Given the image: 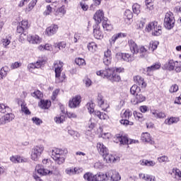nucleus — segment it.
<instances>
[{"mask_svg":"<svg viewBox=\"0 0 181 181\" xmlns=\"http://www.w3.org/2000/svg\"><path fill=\"white\" fill-rule=\"evenodd\" d=\"M96 74L97 76H100V77H103V78H107V80H110L112 83L121 81L119 74H117L114 69L106 68L97 71Z\"/></svg>","mask_w":181,"mask_h":181,"instance_id":"f257e3e1","label":"nucleus"},{"mask_svg":"<svg viewBox=\"0 0 181 181\" xmlns=\"http://www.w3.org/2000/svg\"><path fill=\"white\" fill-rule=\"evenodd\" d=\"M66 148H53L52 150V158L57 165H63L66 162Z\"/></svg>","mask_w":181,"mask_h":181,"instance_id":"f03ea898","label":"nucleus"},{"mask_svg":"<svg viewBox=\"0 0 181 181\" xmlns=\"http://www.w3.org/2000/svg\"><path fill=\"white\" fill-rule=\"evenodd\" d=\"M54 73H55V83H63L66 80V74L63 71V62L60 61H55L54 63Z\"/></svg>","mask_w":181,"mask_h":181,"instance_id":"7ed1b4c3","label":"nucleus"},{"mask_svg":"<svg viewBox=\"0 0 181 181\" xmlns=\"http://www.w3.org/2000/svg\"><path fill=\"white\" fill-rule=\"evenodd\" d=\"M83 179L87 181H107L108 180V173L105 174L99 173L95 175L91 173H86L83 175Z\"/></svg>","mask_w":181,"mask_h":181,"instance_id":"20e7f679","label":"nucleus"},{"mask_svg":"<svg viewBox=\"0 0 181 181\" xmlns=\"http://www.w3.org/2000/svg\"><path fill=\"white\" fill-rule=\"evenodd\" d=\"M86 108L88 110L90 114H94L98 118L100 119H108V115L104 112H101L98 110H94V107H95V104L90 101L86 105Z\"/></svg>","mask_w":181,"mask_h":181,"instance_id":"39448f33","label":"nucleus"},{"mask_svg":"<svg viewBox=\"0 0 181 181\" xmlns=\"http://www.w3.org/2000/svg\"><path fill=\"white\" fill-rule=\"evenodd\" d=\"M175 23H176V20H175L173 13H166L164 18V28L168 29V30H170L175 28Z\"/></svg>","mask_w":181,"mask_h":181,"instance_id":"423d86ee","label":"nucleus"},{"mask_svg":"<svg viewBox=\"0 0 181 181\" xmlns=\"http://www.w3.org/2000/svg\"><path fill=\"white\" fill-rule=\"evenodd\" d=\"M164 69L165 70H169V71H172L173 70H175L177 73H180L181 71V64L177 61H173V59L170 60L168 63L164 64Z\"/></svg>","mask_w":181,"mask_h":181,"instance_id":"0eeeda50","label":"nucleus"},{"mask_svg":"<svg viewBox=\"0 0 181 181\" xmlns=\"http://www.w3.org/2000/svg\"><path fill=\"white\" fill-rule=\"evenodd\" d=\"M132 117V112L129 110H125L124 112L122 115V119L120 120V124L127 127V125H134V122H129V118Z\"/></svg>","mask_w":181,"mask_h":181,"instance_id":"6e6552de","label":"nucleus"},{"mask_svg":"<svg viewBox=\"0 0 181 181\" xmlns=\"http://www.w3.org/2000/svg\"><path fill=\"white\" fill-rule=\"evenodd\" d=\"M116 142L117 144L119 143L120 145H131L132 144H135V140L134 139H128V137L125 136H122L121 134L116 135Z\"/></svg>","mask_w":181,"mask_h":181,"instance_id":"1a4fd4ad","label":"nucleus"},{"mask_svg":"<svg viewBox=\"0 0 181 181\" xmlns=\"http://www.w3.org/2000/svg\"><path fill=\"white\" fill-rule=\"evenodd\" d=\"M13 119H15V115L11 112H8L7 114L3 115L0 118V125H6V124L13 121Z\"/></svg>","mask_w":181,"mask_h":181,"instance_id":"9d476101","label":"nucleus"},{"mask_svg":"<svg viewBox=\"0 0 181 181\" xmlns=\"http://www.w3.org/2000/svg\"><path fill=\"white\" fill-rule=\"evenodd\" d=\"M83 172V168L77 167H68L65 169V173L68 176H74Z\"/></svg>","mask_w":181,"mask_h":181,"instance_id":"9b49d317","label":"nucleus"},{"mask_svg":"<svg viewBox=\"0 0 181 181\" xmlns=\"http://www.w3.org/2000/svg\"><path fill=\"white\" fill-rule=\"evenodd\" d=\"M46 64V59L45 58H40L36 63H31L28 64V68L30 70V69H40L42 66Z\"/></svg>","mask_w":181,"mask_h":181,"instance_id":"f8f14e48","label":"nucleus"},{"mask_svg":"<svg viewBox=\"0 0 181 181\" xmlns=\"http://www.w3.org/2000/svg\"><path fill=\"white\" fill-rule=\"evenodd\" d=\"M107 180H110V181L121 180V175H119V173L115 170H110L109 172H107Z\"/></svg>","mask_w":181,"mask_h":181,"instance_id":"ddd939ff","label":"nucleus"},{"mask_svg":"<svg viewBox=\"0 0 181 181\" xmlns=\"http://www.w3.org/2000/svg\"><path fill=\"white\" fill-rule=\"evenodd\" d=\"M81 103V96L80 95H76L74 98H73L69 102V107L70 108H77L80 105V103Z\"/></svg>","mask_w":181,"mask_h":181,"instance_id":"4468645a","label":"nucleus"},{"mask_svg":"<svg viewBox=\"0 0 181 181\" xmlns=\"http://www.w3.org/2000/svg\"><path fill=\"white\" fill-rule=\"evenodd\" d=\"M111 60H112V53L110 49H107L104 52L103 63L105 66H110L111 64Z\"/></svg>","mask_w":181,"mask_h":181,"instance_id":"2eb2a0df","label":"nucleus"},{"mask_svg":"<svg viewBox=\"0 0 181 181\" xmlns=\"http://www.w3.org/2000/svg\"><path fill=\"white\" fill-rule=\"evenodd\" d=\"M93 36L95 39L101 40L104 37V35L103 34V31H101V28L98 24L93 25Z\"/></svg>","mask_w":181,"mask_h":181,"instance_id":"dca6fc26","label":"nucleus"},{"mask_svg":"<svg viewBox=\"0 0 181 181\" xmlns=\"http://www.w3.org/2000/svg\"><path fill=\"white\" fill-rule=\"evenodd\" d=\"M128 45L132 54H138L139 48H138V45H136L135 41L134 40H129Z\"/></svg>","mask_w":181,"mask_h":181,"instance_id":"f3484780","label":"nucleus"},{"mask_svg":"<svg viewBox=\"0 0 181 181\" xmlns=\"http://www.w3.org/2000/svg\"><path fill=\"white\" fill-rule=\"evenodd\" d=\"M96 148L98 153H100L101 156H105V155H107L109 152L108 148L101 142L97 144Z\"/></svg>","mask_w":181,"mask_h":181,"instance_id":"a211bd4d","label":"nucleus"},{"mask_svg":"<svg viewBox=\"0 0 181 181\" xmlns=\"http://www.w3.org/2000/svg\"><path fill=\"white\" fill-rule=\"evenodd\" d=\"M64 15H66V7L64 6L58 8L54 12V16L58 21H60Z\"/></svg>","mask_w":181,"mask_h":181,"instance_id":"6ab92c4d","label":"nucleus"},{"mask_svg":"<svg viewBox=\"0 0 181 181\" xmlns=\"http://www.w3.org/2000/svg\"><path fill=\"white\" fill-rule=\"evenodd\" d=\"M93 19L95 21L97 25H98V23H101V22L105 20L104 11H103V10H98L93 16Z\"/></svg>","mask_w":181,"mask_h":181,"instance_id":"aec40b11","label":"nucleus"},{"mask_svg":"<svg viewBox=\"0 0 181 181\" xmlns=\"http://www.w3.org/2000/svg\"><path fill=\"white\" fill-rule=\"evenodd\" d=\"M35 172H37L38 175H40L41 176H46L49 175V173H52L50 170L45 169V167L40 165H37L35 166Z\"/></svg>","mask_w":181,"mask_h":181,"instance_id":"412c9836","label":"nucleus"},{"mask_svg":"<svg viewBox=\"0 0 181 181\" xmlns=\"http://www.w3.org/2000/svg\"><path fill=\"white\" fill-rule=\"evenodd\" d=\"M57 30H59V25H52L47 28L45 32L48 36H53V35H56V33H57Z\"/></svg>","mask_w":181,"mask_h":181,"instance_id":"4be33fe9","label":"nucleus"},{"mask_svg":"<svg viewBox=\"0 0 181 181\" xmlns=\"http://www.w3.org/2000/svg\"><path fill=\"white\" fill-rule=\"evenodd\" d=\"M28 40L30 43H33V45H37L42 42V38L37 35H28Z\"/></svg>","mask_w":181,"mask_h":181,"instance_id":"5701e85b","label":"nucleus"},{"mask_svg":"<svg viewBox=\"0 0 181 181\" xmlns=\"http://www.w3.org/2000/svg\"><path fill=\"white\" fill-rule=\"evenodd\" d=\"M117 56H119V57H122V59L124 62H134V60H135V57H134L133 54L132 55H131L127 53H119L117 54Z\"/></svg>","mask_w":181,"mask_h":181,"instance_id":"b1692460","label":"nucleus"},{"mask_svg":"<svg viewBox=\"0 0 181 181\" xmlns=\"http://www.w3.org/2000/svg\"><path fill=\"white\" fill-rule=\"evenodd\" d=\"M50 105H52V102L50 100H41L38 103V106L40 108H42V110H49Z\"/></svg>","mask_w":181,"mask_h":181,"instance_id":"393cba45","label":"nucleus"},{"mask_svg":"<svg viewBox=\"0 0 181 181\" xmlns=\"http://www.w3.org/2000/svg\"><path fill=\"white\" fill-rule=\"evenodd\" d=\"M141 141H143V142L151 144V145H153V144H155V141L151 139V134L148 132L142 133Z\"/></svg>","mask_w":181,"mask_h":181,"instance_id":"a878e982","label":"nucleus"},{"mask_svg":"<svg viewBox=\"0 0 181 181\" xmlns=\"http://www.w3.org/2000/svg\"><path fill=\"white\" fill-rule=\"evenodd\" d=\"M134 80L136 84H138V86H140L141 87V88H145L146 87V83H145L144 78H142L139 76H136L134 78Z\"/></svg>","mask_w":181,"mask_h":181,"instance_id":"bb28decb","label":"nucleus"},{"mask_svg":"<svg viewBox=\"0 0 181 181\" xmlns=\"http://www.w3.org/2000/svg\"><path fill=\"white\" fill-rule=\"evenodd\" d=\"M104 160L106 161V163H111V162H115L117 158L112 154H110V151L107 152L105 156H102Z\"/></svg>","mask_w":181,"mask_h":181,"instance_id":"cd10ccee","label":"nucleus"},{"mask_svg":"<svg viewBox=\"0 0 181 181\" xmlns=\"http://www.w3.org/2000/svg\"><path fill=\"white\" fill-rule=\"evenodd\" d=\"M151 114L154 118L163 119L166 118V115L163 112H159L158 110H151Z\"/></svg>","mask_w":181,"mask_h":181,"instance_id":"c85d7f7f","label":"nucleus"},{"mask_svg":"<svg viewBox=\"0 0 181 181\" xmlns=\"http://www.w3.org/2000/svg\"><path fill=\"white\" fill-rule=\"evenodd\" d=\"M6 112H12V109L6 104L0 103V113L6 114Z\"/></svg>","mask_w":181,"mask_h":181,"instance_id":"c756f323","label":"nucleus"},{"mask_svg":"<svg viewBox=\"0 0 181 181\" xmlns=\"http://www.w3.org/2000/svg\"><path fill=\"white\" fill-rule=\"evenodd\" d=\"M119 37H125V34L122 33L115 34L110 40V45H114V43H115V42H117V40H118V39H119Z\"/></svg>","mask_w":181,"mask_h":181,"instance_id":"7c9ffc66","label":"nucleus"},{"mask_svg":"<svg viewBox=\"0 0 181 181\" xmlns=\"http://www.w3.org/2000/svg\"><path fill=\"white\" fill-rule=\"evenodd\" d=\"M140 179L146 181H156V178L153 175H145L144 173L139 174Z\"/></svg>","mask_w":181,"mask_h":181,"instance_id":"2f4dec72","label":"nucleus"},{"mask_svg":"<svg viewBox=\"0 0 181 181\" xmlns=\"http://www.w3.org/2000/svg\"><path fill=\"white\" fill-rule=\"evenodd\" d=\"M158 25V22L156 21H153L149 23L146 26V32H153L155 28H156V25Z\"/></svg>","mask_w":181,"mask_h":181,"instance_id":"473e14b6","label":"nucleus"},{"mask_svg":"<svg viewBox=\"0 0 181 181\" xmlns=\"http://www.w3.org/2000/svg\"><path fill=\"white\" fill-rule=\"evenodd\" d=\"M151 33L153 36H160L162 35V26L157 23V25Z\"/></svg>","mask_w":181,"mask_h":181,"instance_id":"72a5a7b5","label":"nucleus"},{"mask_svg":"<svg viewBox=\"0 0 181 181\" xmlns=\"http://www.w3.org/2000/svg\"><path fill=\"white\" fill-rule=\"evenodd\" d=\"M180 119L179 117H171L170 119H167L165 121V124L168 125H172V124H177Z\"/></svg>","mask_w":181,"mask_h":181,"instance_id":"f704fd0d","label":"nucleus"},{"mask_svg":"<svg viewBox=\"0 0 181 181\" xmlns=\"http://www.w3.org/2000/svg\"><path fill=\"white\" fill-rule=\"evenodd\" d=\"M145 100H146V98L144 95L138 93L136 95L134 102L135 104H139L140 103H144Z\"/></svg>","mask_w":181,"mask_h":181,"instance_id":"c9c22d12","label":"nucleus"},{"mask_svg":"<svg viewBox=\"0 0 181 181\" xmlns=\"http://www.w3.org/2000/svg\"><path fill=\"white\" fill-rule=\"evenodd\" d=\"M50 172L48 175H54V176H57V177H62L63 175H62V172L60 171V169L57 167H54L53 170H50Z\"/></svg>","mask_w":181,"mask_h":181,"instance_id":"e433bc0d","label":"nucleus"},{"mask_svg":"<svg viewBox=\"0 0 181 181\" xmlns=\"http://www.w3.org/2000/svg\"><path fill=\"white\" fill-rule=\"evenodd\" d=\"M10 160L13 163H22V162H23V158L19 156H13L10 157Z\"/></svg>","mask_w":181,"mask_h":181,"instance_id":"4c0bfd02","label":"nucleus"},{"mask_svg":"<svg viewBox=\"0 0 181 181\" xmlns=\"http://www.w3.org/2000/svg\"><path fill=\"white\" fill-rule=\"evenodd\" d=\"M158 46H159L158 41H151L149 43L148 49L151 52H154V50H156L158 49Z\"/></svg>","mask_w":181,"mask_h":181,"instance_id":"58836bf2","label":"nucleus"},{"mask_svg":"<svg viewBox=\"0 0 181 181\" xmlns=\"http://www.w3.org/2000/svg\"><path fill=\"white\" fill-rule=\"evenodd\" d=\"M130 93L133 95H135V94H139V93H141V88L137 85H133L130 88Z\"/></svg>","mask_w":181,"mask_h":181,"instance_id":"ea45409f","label":"nucleus"},{"mask_svg":"<svg viewBox=\"0 0 181 181\" xmlns=\"http://www.w3.org/2000/svg\"><path fill=\"white\" fill-rule=\"evenodd\" d=\"M102 25L104 30H112V25L107 21V20L103 21Z\"/></svg>","mask_w":181,"mask_h":181,"instance_id":"a19ab883","label":"nucleus"},{"mask_svg":"<svg viewBox=\"0 0 181 181\" xmlns=\"http://www.w3.org/2000/svg\"><path fill=\"white\" fill-rule=\"evenodd\" d=\"M87 47L89 52H91L92 53H95V52H97V44H95V42H94L88 43Z\"/></svg>","mask_w":181,"mask_h":181,"instance_id":"79ce46f5","label":"nucleus"},{"mask_svg":"<svg viewBox=\"0 0 181 181\" xmlns=\"http://www.w3.org/2000/svg\"><path fill=\"white\" fill-rule=\"evenodd\" d=\"M160 69V63H156L151 66L147 67V71H155V70H159Z\"/></svg>","mask_w":181,"mask_h":181,"instance_id":"37998d69","label":"nucleus"},{"mask_svg":"<svg viewBox=\"0 0 181 181\" xmlns=\"http://www.w3.org/2000/svg\"><path fill=\"white\" fill-rule=\"evenodd\" d=\"M33 150L35 151L37 153H38L40 156H42V154L43 153V151H45V146L43 145H39L35 146Z\"/></svg>","mask_w":181,"mask_h":181,"instance_id":"c03bdc74","label":"nucleus"},{"mask_svg":"<svg viewBox=\"0 0 181 181\" xmlns=\"http://www.w3.org/2000/svg\"><path fill=\"white\" fill-rule=\"evenodd\" d=\"M32 97L34 98H37V100H42L43 98V93L40 90H35L34 93H31Z\"/></svg>","mask_w":181,"mask_h":181,"instance_id":"a18cd8bd","label":"nucleus"},{"mask_svg":"<svg viewBox=\"0 0 181 181\" xmlns=\"http://www.w3.org/2000/svg\"><path fill=\"white\" fill-rule=\"evenodd\" d=\"M143 166H155L156 163L153 160H144L141 163Z\"/></svg>","mask_w":181,"mask_h":181,"instance_id":"49530a36","label":"nucleus"},{"mask_svg":"<svg viewBox=\"0 0 181 181\" xmlns=\"http://www.w3.org/2000/svg\"><path fill=\"white\" fill-rule=\"evenodd\" d=\"M132 9L134 13H135L136 15H139V13H141V6L139 4H134L132 6Z\"/></svg>","mask_w":181,"mask_h":181,"instance_id":"de8ad7c7","label":"nucleus"},{"mask_svg":"<svg viewBox=\"0 0 181 181\" xmlns=\"http://www.w3.org/2000/svg\"><path fill=\"white\" fill-rule=\"evenodd\" d=\"M56 49H59V50H63V49L66 48V42H60L55 43L54 45Z\"/></svg>","mask_w":181,"mask_h":181,"instance_id":"09e8293b","label":"nucleus"},{"mask_svg":"<svg viewBox=\"0 0 181 181\" xmlns=\"http://www.w3.org/2000/svg\"><path fill=\"white\" fill-rule=\"evenodd\" d=\"M37 2V0H32L29 3L28 7L26 8V11L28 12H30V11H32V9H33V8H35V6L36 5Z\"/></svg>","mask_w":181,"mask_h":181,"instance_id":"8fccbe9b","label":"nucleus"},{"mask_svg":"<svg viewBox=\"0 0 181 181\" xmlns=\"http://www.w3.org/2000/svg\"><path fill=\"white\" fill-rule=\"evenodd\" d=\"M39 158H40V154L37 153L36 151L32 149V152H31L32 160H35V161L38 160Z\"/></svg>","mask_w":181,"mask_h":181,"instance_id":"3c124183","label":"nucleus"},{"mask_svg":"<svg viewBox=\"0 0 181 181\" xmlns=\"http://www.w3.org/2000/svg\"><path fill=\"white\" fill-rule=\"evenodd\" d=\"M132 11H131L129 9H127L124 12V19H128V21H130V19H132Z\"/></svg>","mask_w":181,"mask_h":181,"instance_id":"603ef678","label":"nucleus"},{"mask_svg":"<svg viewBox=\"0 0 181 181\" xmlns=\"http://www.w3.org/2000/svg\"><path fill=\"white\" fill-rule=\"evenodd\" d=\"M98 104L100 107H103V105H104V96H103L101 93H98Z\"/></svg>","mask_w":181,"mask_h":181,"instance_id":"864d4df0","label":"nucleus"},{"mask_svg":"<svg viewBox=\"0 0 181 181\" xmlns=\"http://www.w3.org/2000/svg\"><path fill=\"white\" fill-rule=\"evenodd\" d=\"M6 74H8V73L6 70H5V67H2L0 69V80H4V78L6 77Z\"/></svg>","mask_w":181,"mask_h":181,"instance_id":"5fc2aeb1","label":"nucleus"},{"mask_svg":"<svg viewBox=\"0 0 181 181\" xmlns=\"http://www.w3.org/2000/svg\"><path fill=\"white\" fill-rule=\"evenodd\" d=\"M1 42L3 43V46H4V47L6 49V47H8V46H9V45H11V37L4 38L1 40Z\"/></svg>","mask_w":181,"mask_h":181,"instance_id":"6e6d98bb","label":"nucleus"},{"mask_svg":"<svg viewBox=\"0 0 181 181\" xmlns=\"http://www.w3.org/2000/svg\"><path fill=\"white\" fill-rule=\"evenodd\" d=\"M23 29L25 30L29 28V22L26 20H23L21 23H19Z\"/></svg>","mask_w":181,"mask_h":181,"instance_id":"4d7b16f0","label":"nucleus"},{"mask_svg":"<svg viewBox=\"0 0 181 181\" xmlns=\"http://www.w3.org/2000/svg\"><path fill=\"white\" fill-rule=\"evenodd\" d=\"M171 175H175V177L181 178V171L177 168H173V173H171Z\"/></svg>","mask_w":181,"mask_h":181,"instance_id":"13d9d810","label":"nucleus"},{"mask_svg":"<svg viewBox=\"0 0 181 181\" xmlns=\"http://www.w3.org/2000/svg\"><path fill=\"white\" fill-rule=\"evenodd\" d=\"M134 117L136 119H138L139 121H140V122H142V121H144V115H142V113L136 112L134 114Z\"/></svg>","mask_w":181,"mask_h":181,"instance_id":"bf43d9fd","label":"nucleus"},{"mask_svg":"<svg viewBox=\"0 0 181 181\" xmlns=\"http://www.w3.org/2000/svg\"><path fill=\"white\" fill-rule=\"evenodd\" d=\"M21 111L24 112L25 115H30V110H29V109L23 105H21Z\"/></svg>","mask_w":181,"mask_h":181,"instance_id":"052dcab7","label":"nucleus"},{"mask_svg":"<svg viewBox=\"0 0 181 181\" xmlns=\"http://www.w3.org/2000/svg\"><path fill=\"white\" fill-rule=\"evenodd\" d=\"M32 121L33 122V124H35V125H40V124H42L43 121H42V119H40L38 117H33L32 118Z\"/></svg>","mask_w":181,"mask_h":181,"instance_id":"680f3d73","label":"nucleus"},{"mask_svg":"<svg viewBox=\"0 0 181 181\" xmlns=\"http://www.w3.org/2000/svg\"><path fill=\"white\" fill-rule=\"evenodd\" d=\"M75 62L78 66H83V64H86V60H84V59L77 58L76 59Z\"/></svg>","mask_w":181,"mask_h":181,"instance_id":"e2e57ef3","label":"nucleus"},{"mask_svg":"<svg viewBox=\"0 0 181 181\" xmlns=\"http://www.w3.org/2000/svg\"><path fill=\"white\" fill-rule=\"evenodd\" d=\"M178 90L179 86L177 84H174L170 88V93H177Z\"/></svg>","mask_w":181,"mask_h":181,"instance_id":"0e129e2a","label":"nucleus"},{"mask_svg":"<svg viewBox=\"0 0 181 181\" xmlns=\"http://www.w3.org/2000/svg\"><path fill=\"white\" fill-rule=\"evenodd\" d=\"M25 30L24 28L21 26V24H19L18 26H17V33H19L20 35H25Z\"/></svg>","mask_w":181,"mask_h":181,"instance_id":"69168bd1","label":"nucleus"},{"mask_svg":"<svg viewBox=\"0 0 181 181\" xmlns=\"http://www.w3.org/2000/svg\"><path fill=\"white\" fill-rule=\"evenodd\" d=\"M54 121L57 122V124H62V122L64 121V117H57L54 118Z\"/></svg>","mask_w":181,"mask_h":181,"instance_id":"338daca9","label":"nucleus"},{"mask_svg":"<svg viewBox=\"0 0 181 181\" xmlns=\"http://www.w3.org/2000/svg\"><path fill=\"white\" fill-rule=\"evenodd\" d=\"M46 8H47V9L44 12V15L47 16L49 13H52V11H53V8H52V6H47Z\"/></svg>","mask_w":181,"mask_h":181,"instance_id":"774afa93","label":"nucleus"}]
</instances>
